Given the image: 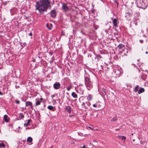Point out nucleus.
Wrapping results in <instances>:
<instances>
[{
    "mask_svg": "<svg viewBox=\"0 0 148 148\" xmlns=\"http://www.w3.org/2000/svg\"><path fill=\"white\" fill-rule=\"evenodd\" d=\"M118 47L119 49H121L124 47V45L121 43L118 45Z\"/></svg>",
    "mask_w": 148,
    "mask_h": 148,
    "instance_id": "nucleus-12",
    "label": "nucleus"
},
{
    "mask_svg": "<svg viewBox=\"0 0 148 148\" xmlns=\"http://www.w3.org/2000/svg\"><path fill=\"white\" fill-rule=\"evenodd\" d=\"M31 121V120L30 119H29V120H28L27 121V123H25L24 125V126L25 127V126H27L30 123V121Z\"/></svg>",
    "mask_w": 148,
    "mask_h": 148,
    "instance_id": "nucleus-18",
    "label": "nucleus"
},
{
    "mask_svg": "<svg viewBox=\"0 0 148 148\" xmlns=\"http://www.w3.org/2000/svg\"><path fill=\"white\" fill-rule=\"evenodd\" d=\"M139 41L141 43H142L143 42V40H140Z\"/></svg>",
    "mask_w": 148,
    "mask_h": 148,
    "instance_id": "nucleus-30",
    "label": "nucleus"
},
{
    "mask_svg": "<svg viewBox=\"0 0 148 148\" xmlns=\"http://www.w3.org/2000/svg\"><path fill=\"white\" fill-rule=\"evenodd\" d=\"M82 148H88L85 145H84L82 147Z\"/></svg>",
    "mask_w": 148,
    "mask_h": 148,
    "instance_id": "nucleus-27",
    "label": "nucleus"
},
{
    "mask_svg": "<svg viewBox=\"0 0 148 148\" xmlns=\"http://www.w3.org/2000/svg\"><path fill=\"white\" fill-rule=\"evenodd\" d=\"M32 103L30 101H27L26 103V106H32Z\"/></svg>",
    "mask_w": 148,
    "mask_h": 148,
    "instance_id": "nucleus-16",
    "label": "nucleus"
},
{
    "mask_svg": "<svg viewBox=\"0 0 148 148\" xmlns=\"http://www.w3.org/2000/svg\"><path fill=\"white\" fill-rule=\"evenodd\" d=\"M42 98H41V100H42Z\"/></svg>",
    "mask_w": 148,
    "mask_h": 148,
    "instance_id": "nucleus-44",
    "label": "nucleus"
},
{
    "mask_svg": "<svg viewBox=\"0 0 148 148\" xmlns=\"http://www.w3.org/2000/svg\"><path fill=\"white\" fill-rule=\"evenodd\" d=\"M97 58H98V59H99V58H101V57L100 56H99L97 57Z\"/></svg>",
    "mask_w": 148,
    "mask_h": 148,
    "instance_id": "nucleus-35",
    "label": "nucleus"
},
{
    "mask_svg": "<svg viewBox=\"0 0 148 148\" xmlns=\"http://www.w3.org/2000/svg\"><path fill=\"white\" fill-rule=\"evenodd\" d=\"M71 95L74 98H77V95L75 92H73L71 94Z\"/></svg>",
    "mask_w": 148,
    "mask_h": 148,
    "instance_id": "nucleus-11",
    "label": "nucleus"
},
{
    "mask_svg": "<svg viewBox=\"0 0 148 148\" xmlns=\"http://www.w3.org/2000/svg\"><path fill=\"white\" fill-rule=\"evenodd\" d=\"M90 103L88 101L86 102L85 103L83 102L82 104V106H84L83 108L85 110H86L89 108L90 106Z\"/></svg>",
    "mask_w": 148,
    "mask_h": 148,
    "instance_id": "nucleus-4",
    "label": "nucleus"
},
{
    "mask_svg": "<svg viewBox=\"0 0 148 148\" xmlns=\"http://www.w3.org/2000/svg\"><path fill=\"white\" fill-rule=\"evenodd\" d=\"M5 147V145L4 144V143H0V147Z\"/></svg>",
    "mask_w": 148,
    "mask_h": 148,
    "instance_id": "nucleus-23",
    "label": "nucleus"
},
{
    "mask_svg": "<svg viewBox=\"0 0 148 148\" xmlns=\"http://www.w3.org/2000/svg\"><path fill=\"white\" fill-rule=\"evenodd\" d=\"M55 96V95H51V97L52 98H53Z\"/></svg>",
    "mask_w": 148,
    "mask_h": 148,
    "instance_id": "nucleus-32",
    "label": "nucleus"
},
{
    "mask_svg": "<svg viewBox=\"0 0 148 148\" xmlns=\"http://www.w3.org/2000/svg\"><path fill=\"white\" fill-rule=\"evenodd\" d=\"M133 141H135V140H134V139H133Z\"/></svg>",
    "mask_w": 148,
    "mask_h": 148,
    "instance_id": "nucleus-40",
    "label": "nucleus"
},
{
    "mask_svg": "<svg viewBox=\"0 0 148 148\" xmlns=\"http://www.w3.org/2000/svg\"><path fill=\"white\" fill-rule=\"evenodd\" d=\"M60 84L59 82H56L53 84V87L55 89H58L60 88Z\"/></svg>",
    "mask_w": 148,
    "mask_h": 148,
    "instance_id": "nucleus-5",
    "label": "nucleus"
},
{
    "mask_svg": "<svg viewBox=\"0 0 148 148\" xmlns=\"http://www.w3.org/2000/svg\"><path fill=\"white\" fill-rule=\"evenodd\" d=\"M56 13L55 10H53L51 12V16L53 18L56 17Z\"/></svg>",
    "mask_w": 148,
    "mask_h": 148,
    "instance_id": "nucleus-7",
    "label": "nucleus"
},
{
    "mask_svg": "<svg viewBox=\"0 0 148 148\" xmlns=\"http://www.w3.org/2000/svg\"><path fill=\"white\" fill-rule=\"evenodd\" d=\"M50 0H40L36 3V10H38L40 13L46 11L47 9L51 8Z\"/></svg>",
    "mask_w": 148,
    "mask_h": 148,
    "instance_id": "nucleus-1",
    "label": "nucleus"
},
{
    "mask_svg": "<svg viewBox=\"0 0 148 148\" xmlns=\"http://www.w3.org/2000/svg\"><path fill=\"white\" fill-rule=\"evenodd\" d=\"M117 137L119 139L121 140H123L124 141H125L126 139V137L123 136H119Z\"/></svg>",
    "mask_w": 148,
    "mask_h": 148,
    "instance_id": "nucleus-14",
    "label": "nucleus"
},
{
    "mask_svg": "<svg viewBox=\"0 0 148 148\" xmlns=\"http://www.w3.org/2000/svg\"><path fill=\"white\" fill-rule=\"evenodd\" d=\"M32 141V138L31 137H28L27 139V142L29 143H31Z\"/></svg>",
    "mask_w": 148,
    "mask_h": 148,
    "instance_id": "nucleus-15",
    "label": "nucleus"
},
{
    "mask_svg": "<svg viewBox=\"0 0 148 148\" xmlns=\"http://www.w3.org/2000/svg\"><path fill=\"white\" fill-rule=\"evenodd\" d=\"M85 79V84L86 85L87 89L88 90H90V88L92 86V83L90 82V79L88 77H86Z\"/></svg>",
    "mask_w": 148,
    "mask_h": 148,
    "instance_id": "nucleus-3",
    "label": "nucleus"
},
{
    "mask_svg": "<svg viewBox=\"0 0 148 148\" xmlns=\"http://www.w3.org/2000/svg\"><path fill=\"white\" fill-rule=\"evenodd\" d=\"M133 135V134H132V135Z\"/></svg>",
    "mask_w": 148,
    "mask_h": 148,
    "instance_id": "nucleus-42",
    "label": "nucleus"
},
{
    "mask_svg": "<svg viewBox=\"0 0 148 148\" xmlns=\"http://www.w3.org/2000/svg\"><path fill=\"white\" fill-rule=\"evenodd\" d=\"M47 27L48 28V27H50V26H49V25L48 24H47L46 25Z\"/></svg>",
    "mask_w": 148,
    "mask_h": 148,
    "instance_id": "nucleus-31",
    "label": "nucleus"
},
{
    "mask_svg": "<svg viewBox=\"0 0 148 148\" xmlns=\"http://www.w3.org/2000/svg\"><path fill=\"white\" fill-rule=\"evenodd\" d=\"M19 117L21 119H23L24 117V116L22 113H20L19 114Z\"/></svg>",
    "mask_w": 148,
    "mask_h": 148,
    "instance_id": "nucleus-19",
    "label": "nucleus"
},
{
    "mask_svg": "<svg viewBox=\"0 0 148 148\" xmlns=\"http://www.w3.org/2000/svg\"><path fill=\"white\" fill-rule=\"evenodd\" d=\"M41 102V101H37L36 102V103L35 106H36L37 105H40V104Z\"/></svg>",
    "mask_w": 148,
    "mask_h": 148,
    "instance_id": "nucleus-22",
    "label": "nucleus"
},
{
    "mask_svg": "<svg viewBox=\"0 0 148 148\" xmlns=\"http://www.w3.org/2000/svg\"><path fill=\"white\" fill-rule=\"evenodd\" d=\"M32 33H29V35L30 36H32Z\"/></svg>",
    "mask_w": 148,
    "mask_h": 148,
    "instance_id": "nucleus-33",
    "label": "nucleus"
},
{
    "mask_svg": "<svg viewBox=\"0 0 148 148\" xmlns=\"http://www.w3.org/2000/svg\"><path fill=\"white\" fill-rule=\"evenodd\" d=\"M117 119L116 116L113 117L111 120L110 121L111 122H114L117 121Z\"/></svg>",
    "mask_w": 148,
    "mask_h": 148,
    "instance_id": "nucleus-13",
    "label": "nucleus"
},
{
    "mask_svg": "<svg viewBox=\"0 0 148 148\" xmlns=\"http://www.w3.org/2000/svg\"><path fill=\"white\" fill-rule=\"evenodd\" d=\"M61 35H64V32H61Z\"/></svg>",
    "mask_w": 148,
    "mask_h": 148,
    "instance_id": "nucleus-28",
    "label": "nucleus"
},
{
    "mask_svg": "<svg viewBox=\"0 0 148 148\" xmlns=\"http://www.w3.org/2000/svg\"><path fill=\"white\" fill-rule=\"evenodd\" d=\"M53 146H52L50 148H53Z\"/></svg>",
    "mask_w": 148,
    "mask_h": 148,
    "instance_id": "nucleus-39",
    "label": "nucleus"
},
{
    "mask_svg": "<svg viewBox=\"0 0 148 148\" xmlns=\"http://www.w3.org/2000/svg\"><path fill=\"white\" fill-rule=\"evenodd\" d=\"M66 110L69 113L71 112V108L69 106H67L66 108Z\"/></svg>",
    "mask_w": 148,
    "mask_h": 148,
    "instance_id": "nucleus-10",
    "label": "nucleus"
},
{
    "mask_svg": "<svg viewBox=\"0 0 148 148\" xmlns=\"http://www.w3.org/2000/svg\"><path fill=\"white\" fill-rule=\"evenodd\" d=\"M33 61L34 62H35V60L34 59V60H33Z\"/></svg>",
    "mask_w": 148,
    "mask_h": 148,
    "instance_id": "nucleus-38",
    "label": "nucleus"
},
{
    "mask_svg": "<svg viewBox=\"0 0 148 148\" xmlns=\"http://www.w3.org/2000/svg\"><path fill=\"white\" fill-rule=\"evenodd\" d=\"M16 102L17 104H19L20 103V101L18 100H16Z\"/></svg>",
    "mask_w": 148,
    "mask_h": 148,
    "instance_id": "nucleus-26",
    "label": "nucleus"
},
{
    "mask_svg": "<svg viewBox=\"0 0 148 148\" xmlns=\"http://www.w3.org/2000/svg\"><path fill=\"white\" fill-rule=\"evenodd\" d=\"M145 91V89L143 88H140L138 92V93L139 94H140L142 93L143 92Z\"/></svg>",
    "mask_w": 148,
    "mask_h": 148,
    "instance_id": "nucleus-9",
    "label": "nucleus"
},
{
    "mask_svg": "<svg viewBox=\"0 0 148 148\" xmlns=\"http://www.w3.org/2000/svg\"><path fill=\"white\" fill-rule=\"evenodd\" d=\"M116 131H119V129H116Z\"/></svg>",
    "mask_w": 148,
    "mask_h": 148,
    "instance_id": "nucleus-36",
    "label": "nucleus"
},
{
    "mask_svg": "<svg viewBox=\"0 0 148 148\" xmlns=\"http://www.w3.org/2000/svg\"><path fill=\"white\" fill-rule=\"evenodd\" d=\"M0 69H1V68H0Z\"/></svg>",
    "mask_w": 148,
    "mask_h": 148,
    "instance_id": "nucleus-45",
    "label": "nucleus"
},
{
    "mask_svg": "<svg viewBox=\"0 0 148 148\" xmlns=\"http://www.w3.org/2000/svg\"><path fill=\"white\" fill-rule=\"evenodd\" d=\"M89 128H90V129H91V128L90 127H89Z\"/></svg>",
    "mask_w": 148,
    "mask_h": 148,
    "instance_id": "nucleus-41",
    "label": "nucleus"
},
{
    "mask_svg": "<svg viewBox=\"0 0 148 148\" xmlns=\"http://www.w3.org/2000/svg\"><path fill=\"white\" fill-rule=\"evenodd\" d=\"M145 53L146 54H147L148 53V52L147 51H146V52H145Z\"/></svg>",
    "mask_w": 148,
    "mask_h": 148,
    "instance_id": "nucleus-37",
    "label": "nucleus"
},
{
    "mask_svg": "<svg viewBox=\"0 0 148 148\" xmlns=\"http://www.w3.org/2000/svg\"><path fill=\"white\" fill-rule=\"evenodd\" d=\"M119 23V21L117 18H114L113 20V23L115 27L117 26V23Z\"/></svg>",
    "mask_w": 148,
    "mask_h": 148,
    "instance_id": "nucleus-8",
    "label": "nucleus"
},
{
    "mask_svg": "<svg viewBox=\"0 0 148 148\" xmlns=\"http://www.w3.org/2000/svg\"><path fill=\"white\" fill-rule=\"evenodd\" d=\"M49 26H50V27H48V29L50 30L51 29L53 26H52V25L51 24H50L49 25Z\"/></svg>",
    "mask_w": 148,
    "mask_h": 148,
    "instance_id": "nucleus-25",
    "label": "nucleus"
},
{
    "mask_svg": "<svg viewBox=\"0 0 148 148\" xmlns=\"http://www.w3.org/2000/svg\"><path fill=\"white\" fill-rule=\"evenodd\" d=\"M93 106L94 107H97V105H96L95 104H93Z\"/></svg>",
    "mask_w": 148,
    "mask_h": 148,
    "instance_id": "nucleus-29",
    "label": "nucleus"
},
{
    "mask_svg": "<svg viewBox=\"0 0 148 148\" xmlns=\"http://www.w3.org/2000/svg\"><path fill=\"white\" fill-rule=\"evenodd\" d=\"M28 129V128H26V129Z\"/></svg>",
    "mask_w": 148,
    "mask_h": 148,
    "instance_id": "nucleus-43",
    "label": "nucleus"
},
{
    "mask_svg": "<svg viewBox=\"0 0 148 148\" xmlns=\"http://www.w3.org/2000/svg\"><path fill=\"white\" fill-rule=\"evenodd\" d=\"M113 0L114 1V2L115 3H116L117 4V5L118 4V3H117V2H116V0Z\"/></svg>",
    "mask_w": 148,
    "mask_h": 148,
    "instance_id": "nucleus-34",
    "label": "nucleus"
},
{
    "mask_svg": "<svg viewBox=\"0 0 148 148\" xmlns=\"http://www.w3.org/2000/svg\"><path fill=\"white\" fill-rule=\"evenodd\" d=\"M137 4L138 7L145 9L148 6L147 0H137Z\"/></svg>",
    "mask_w": 148,
    "mask_h": 148,
    "instance_id": "nucleus-2",
    "label": "nucleus"
},
{
    "mask_svg": "<svg viewBox=\"0 0 148 148\" xmlns=\"http://www.w3.org/2000/svg\"><path fill=\"white\" fill-rule=\"evenodd\" d=\"M47 108L50 110H53L54 109V107L52 106H49Z\"/></svg>",
    "mask_w": 148,
    "mask_h": 148,
    "instance_id": "nucleus-21",
    "label": "nucleus"
},
{
    "mask_svg": "<svg viewBox=\"0 0 148 148\" xmlns=\"http://www.w3.org/2000/svg\"><path fill=\"white\" fill-rule=\"evenodd\" d=\"M62 9L65 12H66L69 10L66 5L65 4H63L62 6Z\"/></svg>",
    "mask_w": 148,
    "mask_h": 148,
    "instance_id": "nucleus-6",
    "label": "nucleus"
},
{
    "mask_svg": "<svg viewBox=\"0 0 148 148\" xmlns=\"http://www.w3.org/2000/svg\"><path fill=\"white\" fill-rule=\"evenodd\" d=\"M71 88H72V87H71V86L70 85V86H69L68 87L67 89L68 91H69L71 89Z\"/></svg>",
    "mask_w": 148,
    "mask_h": 148,
    "instance_id": "nucleus-24",
    "label": "nucleus"
},
{
    "mask_svg": "<svg viewBox=\"0 0 148 148\" xmlns=\"http://www.w3.org/2000/svg\"><path fill=\"white\" fill-rule=\"evenodd\" d=\"M139 88V86L138 85H136L134 89V91L135 92H136Z\"/></svg>",
    "mask_w": 148,
    "mask_h": 148,
    "instance_id": "nucleus-20",
    "label": "nucleus"
},
{
    "mask_svg": "<svg viewBox=\"0 0 148 148\" xmlns=\"http://www.w3.org/2000/svg\"><path fill=\"white\" fill-rule=\"evenodd\" d=\"M8 117V116L7 115H5L4 116V120L6 122H8V119H7Z\"/></svg>",
    "mask_w": 148,
    "mask_h": 148,
    "instance_id": "nucleus-17",
    "label": "nucleus"
}]
</instances>
